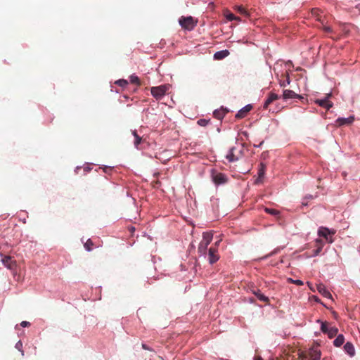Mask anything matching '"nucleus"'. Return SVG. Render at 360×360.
<instances>
[{
  "label": "nucleus",
  "instance_id": "nucleus-20",
  "mask_svg": "<svg viewBox=\"0 0 360 360\" xmlns=\"http://www.w3.org/2000/svg\"><path fill=\"white\" fill-rule=\"evenodd\" d=\"M345 342V337L343 335L340 334L337 336V338L333 341V345L335 347H340L342 345H343Z\"/></svg>",
  "mask_w": 360,
  "mask_h": 360
},
{
  "label": "nucleus",
  "instance_id": "nucleus-36",
  "mask_svg": "<svg viewBox=\"0 0 360 360\" xmlns=\"http://www.w3.org/2000/svg\"><path fill=\"white\" fill-rule=\"evenodd\" d=\"M323 29V31L326 33H331L333 32L330 27L324 26Z\"/></svg>",
  "mask_w": 360,
  "mask_h": 360
},
{
  "label": "nucleus",
  "instance_id": "nucleus-12",
  "mask_svg": "<svg viewBox=\"0 0 360 360\" xmlns=\"http://www.w3.org/2000/svg\"><path fill=\"white\" fill-rule=\"evenodd\" d=\"M278 98H279V96L276 94L271 92L269 94L267 99L265 101V102L264 103V105H263L264 109H267L268 106L272 102H274V101H276V100H277Z\"/></svg>",
  "mask_w": 360,
  "mask_h": 360
},
{
  "label": "nucleus",
  "instance_id": "nucleus-7",
  "mask_svg": "<svg viewBox=\"0 0 360 360\" xmlns=\"http://www.w3.org/2000/svg\"><path fill=\"white\" fill-rule=\"evenodd\" d=\"M3 264L8 269L13 270L16 267V262L11 256H4L1 258Z\"/></svg>",
  "mask_w": 360,
  "mask_h": 360
},
{
  "label": "nucleus",
  "instance_id": "nucleus-41",
  "mask_svg": "<svg viewBox=\"0 0 360 360\" xmlns=\"http://www.w3.org/2000/svg\"><path fill=\"white\" fill-rule=\"evenodd\" d=\"M255 360H262V359L260 356H257L255 358Z\"/></svg>",
  "mask_w": 360,
  "mask_h": 360
},
{
  "label": "nucleus",
  "instance_id": "nucleus-10",
  "mask_svg": "<svg viewBox=\"0 0 360 360\" xmlns=\"http://www.w3.org/2000/svg\"><path fill=\"white\" fill-rule=\"evenodd\" d=\"M219 257L217 254V250L216 248H210L209 249V254H208V259L209 262L212 264L215 263L217 261H218Z\"/></svg>",
  "mask_w": 360,
  "mask_h": 360
},
{
  "label": "nucleus",
  "instance_id": "nucleus-26",
  "mask_svg": "<svg viewBox=\"0 0 360 360\" xmlns=\"http://www.w3.org/2000/svg\"><path fill=\"white\" fill-rule=\"evenodd\" d=\"M93 245L94 243L91 239H88L84 243V248L87 251H91L92 250Z\"/></svg>",
  "mask_w": 360,
  "mask_h": 360
},
{
  "label": "nucleus",
  "instance_id": "nucleus-31",
  "mask_svg": "<svg viewBox=\"0 0 360 360\" xmlns=\"http://www.w3.org/2000/svg\"><path fill=\"white\" fill-rule=\"evenodd\" d=\"M115 84L119 85L121 87H124L128 84V82L125 79H119V80L116 81Z\"/></svg>",
  "mask_w": 360,
  "mask_h": 360
},
{
  "label": "nucleus",
  "instance_id": "nucleus-6",
  "mask_svg": "<svg viewBox=\"0 0 360 360\" xmlns=\"http://www.w3.org/2000/svg\"><path fill=\"white\" fill-rule=\"evenodd\" d=\"M334 233L335 232H331L328 228L326 227H320L318 231L319 236L324 238L329 243H332L333 242L331 235Z\"/></svg>",
  "mask_w": 360,
  "mask_h": 360
},
{
  "label": "nucleus",
  "instance_id": "nucleus-1",
  "mask_svg": "<svg viewBox=\"0 0 360 360\" xmlns=\"http://www.w3.org/2000/svg\"><path fill=\"white\" fill-rule=\"evenodd\" d=\"M321 355V350L316 345L300 353L298 359L300 360H320Z\"/></svg>",
  "mask_w": 360,
  "mask_h": 360
},
{
  "label": "nucleus",
  "instance_id": "nucleus-43",
  "mask_svg": "<svg viewBox=\"0 0 360 360\" xmlns=\"http://www.w3.org/2000/svg\"><path fill=\"white\" fill-rule=\"evenodd\" d=\"M158 359H160V360H164L163 358L160 356H158Z\"/></svg>",
  "mask_w": 360,
  "mask_h": 360
},
{
  "label": "nucleus",
  "instance_id": "nucleus-44",
  "mask_svg": "<svg viewBox=\"0 0 360 360\" xmlns=\"http://www.w3.org/2000/svg\"><path fill=\"white\" fill-rule=\"evenodd\" d=\"M219 241L217 242L216 245H219Z\"/></svg>",
  "mask_w": 360,
  "mask_h": 360
},
{
  "label": "nucleus",
  "instance_id": "nucleus-23",
  "mask_svg": "<svg viewBox=\"0 0 360 360\" xmlns=\"http://www.w3.org/2000/svg\"><path fill=\"white\" fill-rule=\"evenodd\" d=\"M233 150H234V148H231L230 150L229 151L228 154L226 155V159L229 162H234L238 160V158L234 155Z\"/></svg>",
  "mask_w": 360,
  "mask_h": 360
},
{
  "label": "nucleus",
  "instance_id": "nucleus-15",
  "mask_svg": "<svg viewBox=\"0 0 360 360\" xmlns=\"http://www.w3.org/2000/svg\"><path fill=\"white\" fill-rule=\"evenodd\" d=\"M281 77L283 79H281L280 82H279L281 86L285 87L287 85L290 84V76H289V74L288 72H285V74H283L281 75Z\"/></svg>",
  "mask_w": 360,
  "mask_h": 360
},
{
  "label": "nucleus",
  "instance_id": "nucleus-18",
  "mask_svg": "<svg viewBox=\"0 0 360 360\" xmlns=\"http://www.w3.org/2000/svg\"><path fill=\"white\" fill-rule=\"evenodd\" d=\"M229 54V52L228 50H223L220 51H217L214 53V58L217 60H221L226 56H228Z\"/></svg>",
  "mask_w": 360,
  "mask_h": 360
},
{
  "label": "nucleus",
  "instance_id": "nucleus-34",
  "mask_svg": "<svg viewBox=\"0 0 360 360\" xmlns=\"http://www.w3.org/2000/svg\"><path fill=\"white\" fill-rule=\"evenodd\" d=\"M289 281L292 283H295L297 285H303V281H302L301 280H292V278H289Z\"/></svg>",
  "mask_w": 360,
  "mask_h": 360
},
{
  "label": "nucleus",
  "instance_id": "nucleus-25",
  "mask_svg": "<svg viewBox=\"0 0 360 360\" xmlns=\"http://www.w3.org/2000/svg\"><path fill=\"white\" fill-rule=\"evenodd\" d=\"M129 79H130V82L131 84H136L137 86L141 85L140 79L137 76L132 75L130 76Z\"/></svg>",
  "mask_w": 360,
  "mask_h": 360
},
{
  "label": "nucleus",
  "instance_id": "nucleus-29",
  "mask_svg": "<svg viewBox=\"0 0 360 360\" xmlns=\"http://www.w3.org/2000/svg\"><path fill=\"white\" fill-rule=\"evenodd\" d=\"M265 212L274 216H276L279 214V212L278 210L267 207L265 208Z\"/></svg>",
  "mask_w": 360,
  "mask_h": 360
},
{
  "label": "nucleus",
  "instance_id": "nucleus-27",
  "mask_svg": "<svg viewBox=\"0 0 360 360\" xmlns=\"http://www.w3.org/2000/svg\"><path fill=\"white\" fill-rule=\"evenodd\" d=\"M236 9L240 14H243V15H248V11H246V9L243 6H237L236 7Z\"/></svg>",
  "mask_w": 360,
  "mask_h": 360
},
{
  "label": "nucleus",
  "instance_id": "nucleus-19",
  "mask_svg": "<svg viewBox=\"0 0 360 360\" xmlns=\"http://www.w3.org/2000/svg\"><path fill=\"white\" fill-rule=\"evenodd\" d=\"M226 110L224 109L215 110L213 112L214 117L218 120H222L225 116Z\"/></svg>",
  "mask_w": 360,
  "mask_h": 360
},
{
  "label": "nucleus",
  "instance_id": "nucleus-24",
  "mask_svg": "<svg viewBox=\"0 0 360 360\" xmlns=\"http://www.w3.org/2000/svg\"><path fill=\"white\" fill-rule=\"evenodd\" d=\"M314 243H315L314 246L316 247V248H317L318 250L321 251L323 249V247L325 245V243L323 242V240L321 239L317 238L315 240Z\"/></svg>",
  "mask_w": 360,
  "mask_h": 360
},
{
  "label": "nucleus",
  "instance_id": "nucleus-40",
  "mask_svg": "<svg viewBox=\"0 0 360 360\" xmlns=\"http://www.w3.org/2000/svg\"><path fill=\"white\" fill-rule=\"evenodd\" d=\"M132 134L134 136V138H136V136H139L136 130L132 131Z\"/></svg>",
  "mask_w": 360,
  "mask_h": 360
},
{
  "label": "nucleus",
  "instance_id": "nucleus-37",
  "mask_svg": "<svg viewBox=\"0 0 360 360\" xmlns=\"http://www.w3.org/2000/svg\"><path fill=\"white\" fill-rule=\"evenodd\" d=\"M20 326H21L22 327H27V326H30V322H28V321H22V322L20 323Z\"/></svg>",
  "mask_w": 360,
  "mask_h": 360
},
{
  "label": "nucleus",
  "instance_id": "nucleus-22",
  "mask_svg": "<svg viewBox=\"0 0 360 360\" xmlns=\"http://www.w3.org/2000/svg\"><path fill=\"white\" fill-rule=\"evenodd\" d=\"M254 294L257 296V297L259 300L264 302H269V298L267 297H266L264 295H263L262 293H261L259 290H257V291H254Z\"/></svg>",
  "mask_w": 360,
  "mask_h": 360
},
{
  "label": "nucleus",
  "instance_id": "nucleus-39",
  "mask_svg": "<svg viewBox=\"0 0 360 360\" xmlns=\"http://www.w3.org/2000/svg\"><path fill=\"white\" fill-rule=\"evenodd\" d=\"M142 348L146 350H151L146 344H142Z\"/></svg>",
  "mask_w": 360,
  "mask_h": 360
},
{
  "label": "nucleus",
  "instance_id": "nucleus-5",
  "mask_svg": "<svg viewBox=\"0 0 360 360\" xmlns=\"http://www.w3.org/2000/svg\"><path fill=\"white\" fill-rule=\"evenodd\" d=\"M167 89H168V88L165 85H161L159 86L152 87L151 88V94L156 99L158 100V99L162 98L165 96Z\"/></svg>",
  "mask_w": 360,
  "mask_h": 360
},
{
  "label": "nucleus",
  "instance_id": "nucleus-33",
  "mask_svg": "<svg viewBox=\"0 0 360 360\" xmlns=\"http://www.w3.org/2000/svg\"><path fill=\"white\" fill-rule=\"evenodd\" d=\"M141 140H142V139H141V137L140 136H136V137L135 138V140H134V146H135V147H136V148H138V146H139V145L141 143Z\"/></svg>",
  "mask_w": 360,
  "mask_h": 360
},
{
  "label": "nucleus",
  "instance_id": "nucleus-13",
  "mask_svg": "<svg viewBox=\"0 0 360 360\" xmlns=\"http://www.w3.org/2000/svg\"><path fill=\"white\" fill-rule=\"evenodd\" d=\"M354 118L353 116H350L348 118L339 117L336 120V123L338 126L348 125L353 122Z\"/></svg>",
  "mask_w": 360,
  "mask_h": 360
},
{
  "label": "nucleus",
  "instance_id": "nucleus-14",
  "mask_svg": "<svg viewBox=\"0 0 360 360\" xmlns=\"http://www.w3.org/2000/svg\"><path fill=\"white\" fill-rule=\"evenodd\" d=\"M317 290L320 294H321L323 297L327 298H331L332 295L330 292L326 289L324 285L320 283L317 285Z\"/></svg>",
  "mask_w": 360,
  "mask_h": 360
},
{
  "label": "nucleus",
  "instance_id": "nucleus-38",
  "mask_svg": "<svg viewBox=\"0 0 360 360\" xmlns=\"http://www.w3.org/2000/svg\"><path fill=\"white\" fill-rule=\"evenodd\" d=\"M321 252V250H319L317 248H316V250H314L313 255L314 256H317V255H319L320 254Z\"/></svg>",
  "mask_w": 360,
  "mask_h": 360
},
{
  "label": "nucleus",
  "instance_id": "nucleus-17",
  "mask_svg": "<svg viewBox=\"0 0 360 360\" xmlns=\"http://www.w3.org/2000/svg\"><path fill=\"white\" fill-rule=\"evenodd\" d=\"M345 351L351 356L355 354V349L352 343L347 342L344 346Z\"/></svg>",
  "mask_w": 360,
  "mask_h": 360
},
{
  "label": "nucleus",
  "instance_id": "nucleus-32",
  "mask_svg": "<svg viewBox=\"0 0 360 360\" xmlns=\"http://www.w3.org/2000/svg\"><path fill=\"white\" fill-rule=\"evenodd\" d=\"M15 348L21 352L22 356H24V351L22 350V343L21 341H18L16 343Z\"/></svg>",
  "mask_w": 360,
  "mask_h": 360
},
{
  "label": "nucleus",
  "instance_id": "nucleus-11",
  "mask_svg": "<svg viewBox=\"0 0 360 360\" xmlns=\"http://www.w3.org/2000/svg\"><path fill=\"white\" fill-rule=\"evenodd\" d=\"M252 106L251 105H247L240 109L235 115L236 119H242L246 117L248 113L252 110Z\"/></svg>",
  "mask_w": 360,
  "mask_h": 360
},
{
  "label": "nucleus",
  "instance_id": "nucleus-35",
  "mask_svg": "<svg viewBox=\"0 0 360 360\" xmlns=\"http://www.w3.org/2000/svg\"><path fill=\"white\" fill-rule=\"evenodd\" d=\"M198 123L200 126H206L208 123V121L205 119H200L198 121Z\"/></svg>",
  "mask_w": 360,
  "mask_h": 360
},
{
  "label": "nucleus",
  "instance_id": "nucleus-4",
  "mask_svg": "<svg viewBox=\"0 0 360 360\" xmlns=\"http://www.w3.org/2000/svg\"><path fill=\"white\" fill-rule=\"evenodd\" d=\"M211 177L216 186L225 184L229 180L228 176L225 174L219 172L214 169L211 170Z\"/></svg>",
  "mask_w": 360,
  "mask_h": 360
},
{
  "label": "nucleus",
  "instance_id": "nucleus-3",
  "mask_svg": "<svg viewBox=\"0 0 360 360\" xmlns=\"http://www.w3.org/2000/svg\"><path fill=\"white\" fill-rule=\"evenodd\" d=\"M179 22L182 28L187 30H192L197 25L198 20L191 16H182L179 18Z\"/></svg>",
  "mask_w": 360,
  "mask_h": 360
},
{
  "label": "nucleus",
  "instance_id": "nucleus-28",
  "mask_svg": "<svg viewBox=\"0 0 360 360\" xmlns=\"http://www.w3.org/2000/svg\"><path fill=\"white\" fill-rule=\"evenodd\" d=\"M226 18L228 20L232 21V20H240V18L235 16L234 14L231 13H229L226 15Z\"/></svg>",
  "mask_w": 360,
  "mask_h": 360
},
{
  "label": "nucleus",
  "instance_id": "nucleus-21",
  "mask_svg": "<svg viewBox=\"0 0 360 360\" xmlns=\"http://www.w3.org/2000/svg\"><path fill=\"white\" fill-rule=\"evenodd\" d=\"M338 333V329L335 326L330 327L328 330L327 335L329 338H333L337 335Z\"/></svg>",
  "mask_w": 360,
  "mask_h": 360
},
{
  "label": "nucleus",
  "instance_id": "nucleus-9",
  "mask_svg": "<svg viewBox=\"0 0 360 360\" xmlns=\"http://www.w3.org/2000/svg\"><path fill=\"white\" fill-rule=\"evenodd\" d=\"M283 98L285 100L290 98H298L302 99L303 97L301 95L296 94L295 91L289 89H285L283 92Z\"/></svg>",
  "mask_w": 360,
  "mask_h": 360
},
{
  "label": "nucleus",
  "instance_id": "nucleus-16",
  "mask_svg": "<svg viewBox=\"0 0 360 360\" xmlns=\"http://www.w3.org/2000/svg\"><path fill=\"white\" fill-rule=\"evenodd\" d=\"M316 103L319 104L321 107H323L326 109H330L332 107V103L328 100V98L324 99H317L316 100Z\"/></svg>",
  "mask_w": 360,
  "mask_h": 360
},
{
  "label": "nucleus",
  "instance_id": "nucleus-2",
  "mask_svg": "<svg viewBox=\"0 0 360 360\" xmlns=\"http://www.w3.org/2000/svg\"><path fill=\"white\" fill-rule=\"evenodd\" d=\"M213 238V234L211 232H205L202 234V240L199 244L198 246V252L205 255H206V251L207 249V246L211 243Z\"/></svg>",
  "mask_w": 360,
  "mask_h": 360
},
{
  "label": "nucleus",
  "instance_id": "nucleus-42",
  "mask_svg": "<svg viewBox=\"0 0 360 360\" xmlns=\"http://www.w3.org/2000/svg\"><path fill=\"white\" fill-rule=\"evenodd\" d=\"M317 12H318V11H317V10H314V11H313V13H314V14H316V13H317Z\"/></svg>",
  "mask_w": 360,
  "mask_h": 360
},
{
  "label": "nucleus",
  "instance_id": "nucleus-30",
  "mask_svg": "<svg viewBox=\"0 0 360 360\" xmlns=\"http://www.w3.org/2000/svg\"><path fill=\"white\" fill-rule=\"evenodd\" d=\"M328 328V323L327 322H321V330L323 333H327Z\"/></svg>",
  "mask_w": 360,
  "mask_h": 360
},
{
  "label": "nucleus",
  "instance_id": "nucleus-8",
  "mask_svg": "<svg viewBox=\"0 0 360 360\" xmlns=\"http://www.w3.org/2000/svg\"><path fill=\"white\" fill-rule=\"evenodd\" d=\"M265 172H266V165L264 163L261 162L259 165L258 177L255 180V184H260L263 182V179L265 175Z\"/></svg>",
  "mask_w": 360,
  "mask_h": 360
}]
</instances>
